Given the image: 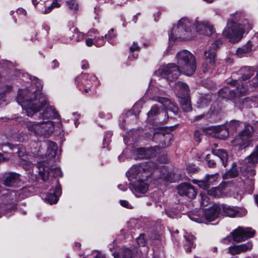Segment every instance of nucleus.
Here are the masks:
<instances>
[{
	"label": "nucleus",
	"instance_id": "f257e3e1",
	"mask_svg": "<svg viewBox=\"0 0 258 258\" xmlns=\"http://www.w3.org/2000/svg\"><path fill=\"white\" fill-rule=\"evenodd\" d=\"M30 79L35 82L36 88L31 87L30 89L20 90L17 102L21 105L28 116L32 117L41 108H44L40 118L43 119L56 118L58 114L55 109L48 106L46 97L41 92L42 86L38 79L33 77L32 80L30 77Z\"/></svg>",
	"mask_w": 258,
	"mask_h": 258
},
{
	"label": "nucleus",
	"instance_id": "f03ea898",
	"mask_svg": "<svg viewBox=\"0 0 258 258\" xmlns=\"http://www.w3.org/2000/svg\"><path fill=\"white\" fill-rule=\"evenodd\" d=\"M194 29L199 34L207 36L211 35L213 32V26L208 21H201L197 19L192 25L188 18L184 17L178 21L177 25L173 27L171 33L169 34V40L176 38L182 40L190 39L192 37L191 33Z\"/></svg>",
	"mask_w": 258,
	"mask_h": 258
},
{
	"label": "nucleus",
	"instance_id": "7ed1b4c3",
	"mask_svg": "<svg viewBox=\"0 0 258 258\" xmlns=\"http://www.w3.org/2000/svg\"><path fill=\"white\" fill-rule=\"evenodd\" d=\"M231 20H228L226 27L223 31L224 37L229 38L231 42L239 40L245 31L252 28L251 22L245 18L244 14L241 12H236L232 14Z\"/></svg>",
	"mask_w": 258,
	"mask_h": 258
},
{
	"label": "nucleus",
	"instance_id": "20e7f679",
	"mask_svg": "<svg viewBox=\"0 0 258 258\" xmlns=\"http://www.w3.org/2000/svg\"><path fill=\"white\" fill-rule=\"evenodd\" d=\"M175 59L176 65L182 73L186 76L194 74L197 64L195 57L191 52L186 50L180 51L177 53Z\"/></svg>",
	"mask_w": 258,
	"mask_h": 258
},
{
	"label": "nucleus",
	"instance_id": "39448f33",
	"mask_svg": "<svg viewBox=\"0 0 258 258\" xmlns=\"http://www.w3.org/2000/svg\"><path fill=\"white\" fill-rule=\"evenodd\" d=\"M24 124L30 134L37 137H48L54 130V123L50 120L40 122L25 121Z\"/></svg>",
	"mask_w": 258,
	"mask_h": 258
},
{
	"label": "nucleus",
	"instance_id": "423d86ee",
	"mask_svg": "<svg viewBox=\"0 0 258 258\" xmlns=\"http://www.w3.org/2000/svg\"><path fill=\"white\" fill-rule=\"evenodd\" d=\"M162 93L163 92L159 90L157 88L149 89L143 99H149L157 101L162 104L167 110L173 112L174 114H176L178 111V107L168 99L160 97V96Z\"/></svg>",
	"mask_w": 258,
	"mask_h": 258
},
{
	"label": "nucleus",
	"instance_id": "0eeeda50",
	"mask_svg": "<svg viewBox=\"0 0 258 258\" xmlns=\"http://www.w3.org/2000/svg\"><path fill=\"white\" fill-rule=\"evenodd\" d=\"M180 70L177 65L173 63H168L166 65L161 66L156 72L157 75L166 79L168 81H173L179 76Z\"/></svg>",
	"mask_w": 258,
	"mask_h": 258
},
{
	"label": "nucleus",
	"instance_id": "6e6552de",
	"mask_svg": "<svg viewBox=\"0 0 258 258\" xmlns=\"http://www.w3.org/2000/svg\"><path fill=\"white\" fill-rule=\"evenodd\" d=\"M151 164V163H145L134 165L128 171V174L133 178L138 176L140 178H147L152 173Z\"/></svg>",
	"mask_w": 258,
	"mask_h": 258
},
{
	"label": "nucleus",
	"instance_id": "1a4fd4ad",
	"mask_svg": "<svg viewBox=\"0 0 258 258\" xmlns=\"http://www.w3.org/2000/svg\"><path fill=\"white\" fill-rule=\"evenodd\" d=\"M253 131V127L249 124L244 125V130L232 141L233 146H238L243 149L248 144L249 138Z\"/></svg>",
	"mask_w": 258,
	"mask_h": 258
},
{
	"label": "nucleus",
	"instance_id": "9d476101",
	"mask_svg": "<svg viewBox=\"0 0 258 258\" xmlns=\"http://www.w3.org/2000/svg\"><path fill=\"white\" fill-rule=\"evenodd\" d=\"M96 80L97 78L94 75L83 74L77 78L76 81L79 90L88 93L92 85V82Z\"/></svg>",
	"mask_w": 258,
	"mask_h": 258
},
{
	"label": "nucleus",
	"instance_id": "9b49d317",
	"mask_svg": "<svg viewBox=\"0 0 258 258\" xmlns=\"http://www.w3.org/2000/svg\"><path fill=\"white\" fill-rule=\"evenodd\" d=\"M206 134L212 135L213 133L217 134V137L221 139H225L229 135V130L227 126H213L203 130Z\"/></svg>",
	"mask_w": 258,
	"mask_h": 258
},
{
	"label": "nucleus",
	"instance_id": "f8f14e48",
	"mask_svg": "<svg viewBox=\"0 0 258 258\" xmlns=\"http://www.w3.org/2000/svg\"><path fill=\"white\" fill-rule=\"evenodd\" d=\"M38 172L41 179L43 181L47 180L50 173L53 174V176H62L61 170L59 167H56L54 169H50L48 167L44 166L43 164L39 163L38 165Z\"/></svg>",
	"mask_w": 258,
	"mask_h": 258
},
{
	"label": "nucleus",
	"instance_id": "ddd939ff",
	"mask_svg": "<svg viewBox=\"0 0 258 258\" xmlns=\"http://www.w3.org/2000/svg\"><path fill=\"white\" fill-rule=\"evenodd\" d=\"M47 147V152L45 154H43L41 149H39L36 154L37 156H40L41 158H44V157H48L49 159L54 158L56 155V150L57 148V145L52 141H48L46 143H44L41 145V146Z\"/></svg>",
	"mask_w": 258,
	"mask_h": 258
},
{
	"label": "nucleus",
	"instance_id": "4468645a",
	"mask_svg": "<svg viewBox=\"0 0 258 258\" xmlns=\"http://www.w3.org/2000/svg\"><path fill=\"white\" fill-rule=\"evenodd\" d=\"M221 44L220 41H216L211 44L207 50L205 51V59L208 61L211 66H214L215 64L216 51Z\"/></svg>",
	"mask_w": 258,
	"mask_h": 258
},
{
	"label": "nucleus",
	"instance_id": "2eb2a0df",
	"mask_svg": "<svg viewBox=\"0 0 258 258\" xmlns=\"http://www.w3.org/2000/svg\"><path fill=\"white\" fill-rule=\"evenodd\" d=\"M178 193L181 196H187L189 199L196 197L197 191L194 187L187 183H182L177 186Z\"/></svg>",
	"mask_w": 258,
	"mask_h": 258
},
{
	"label": "nucleus",
	"instance_id": "dca6fc26",
	"mask_svg": "<svg viewBox=\"0 0 258 258\" xmlns=\"http://www.w3.org/2000/svg\"><path fill=\"white\" fill-rule=\"evenodd\" d=\"M145 178L134 181L131 185V189L137 197H140L138 194H144L148 189V184L144 181Z\"/></svg>",
	"mask_w": 258,
	"mask_h": 258
},
{
	"label": "nucleus",
	"instance_id": "f3484780",
	"mask_svg": "<svg viewBox=\"0 0 258 258\" xmlns=\"http://www.w3.org/2000/svg\"><path fill=\"white\" fill-rule=\"evenodd\" d=\"M221 207L218 205L215 204L213 206L203 211L205 218L209 221H213L217 219L220 212Z\"/></svg>",
	"mask_w": 258,
	"mask_h": 258
},
{
	"label": "nucleus",
	"instance_id": "a211bd4d",
	"mask_svg": "<svg viewBox=\"0 0 258 258\" xmlns=\"http://www.w3.org/2000/svg\"><path fill=\"white\" fill-rule=\"evenodd\" d=\"M148 120L150 121L156 117L158 118V122L159 123H165L166 120L161 119V116H164L168 118L166 111H162L160 113L159 108L156 106L154 105L152 107L150 110L147 113Z\"/></svg>",
	"mask_w": 258,
	"mask_h": 258
},
{
	"label": "nucleus",
	"instance_id": "6ab92c4d",
	"mask_svg": "<svg viewBox=\"0 0 258 258\" xmlns=\"http://www.w3.org/2000/svg\"><path fill=\"white\" fill-rule=\"evenodd\" d=\"M55 182L56 186L53 192L48 194L45 198V201L50 205L56 204L58 200V197L61 194V187L58 180H55Z\"/></svg>",
	"mask_w": 258,
	"mask_h": 258
},
{
	"label": "nucleus",
	"instance_id": "aec40b11",
	"mask_svg": "<svg viewBox=\"0 0 258 258\" xmlns=\"http://www.w3.org/2000/svg\"><path fill=\"white\" fill-rule=\"evenodd\" d=\"M156 152L155 149L152 148H141L136 150L137 158L140 159L153 157L156 155Z\"/></svg>",
	"mask_w": 258,
	"mask_h": 258
},
{
	"label": "nucleus",
	"instance_id": "412c9836",
	"mask_svg": "<svg viewBox=\"0 0 258 258\" xmlns=\"http://www.w3.org/2000/svg\"><path fill=\"white\" fill-rule=\"evenodd\" d=\"M20 175L14 172H10L3 181V184L7 186H15L20 182Z\"/></svg>",
	"mask_w": 258,
	"mask_h": 258
},
{
	"label": "nucleus",
	"instance_id": "4be33fe9",
	"mask_svg": "<svg viewBox=\"0 0 258 258\" xmlns=\"http://www.w3.org/2000/svg\"><path fill=\"white\" fill-rule=\"evenodd\" d=\"M175 90L178 93L180 98L187 97L189 94V88L188 85L181 82H178L175 85Z\"/></svg>",
	"mask_w": 258,
	"mask_h": 258
},
{
	"label": "nucleus",
	"instance_id": "5701e85b",
	"mask_svg": "<svg viewBox=\"0 0 258 258\" xmlns=\"http://www.w3.org/2000/svg\"><path fill=\"white\" fill-rule=\"evenodd\" d=\"M252 50L251 41H248L247 43L241 47L238 48L236 54L239 57L246 56L247 54L250 53Z\"/></svg>",
	"mask_w": 258,
	"mask_h": 258
},
{
	"label": "nucleus",
	"instance_id": "b1692460",
	"mask_svg": "<svg viewBox=\"0 0 258 258\" xmlns=\"http://www.w3.org/2000/svg\"><path fill=\"white\" fill-rule=\"evenodd\" d=\"M231 85L236 87V89L231 90L234 92L235 95H243L247 91L248 88L246 86H244L243 84H241V86L240 87L239 83L236 80H234L229 83Z\"/></svg>",
	"mask_w": 258,
	"mask_h": 258
},
{
	"label": "nucleus",
	"instance_id": "393cba45",
	"mask_svg": "<svg viewBox=\"0 0 258 258\" xmlns=\"http://www.w3.org/2000/svg\"><path fill=\"white\" fill-rule=\"evenodd\" d=\"M239 73L241 75L242 80L245 81L253 75L254 70L249 67H244L240 69Z\"/></svg>",
	"mask_w": 258,
	"mask_h": 258
},
{
	"label": "nucleus",
	"instance_id": "a878e982",
	"mask_svg": "<svg viewBox=\"0 0 258 258\" xmlns=\"http://www.w3.org/2000/svg\"><path fill=\"white\" fill-rule=\"evenodd\" d=\"M156 136H157L160 140L164 139V143L160 145L161 148L169 146L170 144V141L172 140V135L170 134L164 135L162 133H155L154 134V138H155Z\"/></svg>",
	"mask_w": 258,
	"mask_h": 258
},
{
	"label": "nucleus",
	"instance_id": "bb28decb",
	"mask_svg": "<svg viewBox=\"0 0 258 258\" xmlns=\"http://www.w3.org/2000/svg\"><path fill=\"white\" fill-rule=\"evenodd\" d=\"M213 154L214 156L219 158L222 162L223 166L224 167L226 166L228 157V154L225 150L223 149L214 150L213 151Z\"/></svg>",
	"mask_w": 258,
	"mask_h": 258
},
{
	"label": "nucleus",
	"instance_id": "cd10ccee",
	"mask_svg": "<svg viewBox=\"0 0 258 258\" xmlns=\"http://www.w3.org/2000/svg\"><path fill=\"white\" fill-rule=\"evenodd\" d=\"M221 209L224 215L230 217H236L239 213L236 208L228 205H222Z\"/></svg>",
	"mask_w": 258,
	"mask_h": 258
},
{
	"label": "nucleus",
	"instance_id": "c85d7f7f",
	"mask_svg": "<svg viewBox=\"0 0 258 258\" xmlns=\"http://www.w3.org/2000/svg\"><path fill=\"white\" fill-rule=\"evenodd\" d=\"M242 106L243 107H258V96L245 98L243 101Z\"/></svg>",
	"mask_w": 258,
	"mask_h": 258
},
{
	"label": "nucleus",
	"instance_id": "c756f323",
	"mask_svg": "<svg viewBox=\"0 0 258 258\" xmlns=\"http://www.w3.org/2000/svg\"><path fill=\"white\" fill-rule=\"evenodd\" d=\"M242 227H238L231 233L233 240L236 242H240L244 241L242 234Z\"/></svg>",
	"mask_w": 258,
	"mask_h": 258
},
{
	"label": "nucleus",
	"instance_id": "7c9ffc66",
	"mask_svg": "<svg viewBox=\"0 0 258 258\" xmlns=\"http://www.w3.org/2000/svg\"><path fill=\"white\" fill-rule=\"evenodd\" d=\"M180 103L184 111L188 112L191 110V103L187 97L181 98Z\"/></svg>",
	"mask_w": 258,
	"mask_h": 258
},
{
	"label": "nucleus",
	"instance_id": "2f4dec72",
	"mask_svg": "<svg viewBox=\"0 0 258 258\" xmlns=\"http://www.w3.org/2000/svg\"><path fill=\"white\" fill-rule=\"evenodd\" d=\"M242 234L244 236V241L248 238L253 237L255 234V231L250 227H242Z\"/></svg>",
	"mask_w": 258,
	"mask_h": 258
},
{
	"label": "nucleus",
	"instance_id": "473e14b6",
	"mask_svg": "<svg viewBox=\"0 0 258 258\" xmlns=\"http://www.w3.org/2000/svg\"><path fill=\"white\" fill-rule=\"evenodd\" d=\"M235 163L233 164L232 168L223 175L224 179H226L233 178L237 175L238 171L235 168Z\"/></svg>",
	"mask_w": 258,
	"mask_h": 258
},
{
	"label": "nucleus",
	"instance_id": "72a5a7b5",
	"mask_svg": "<svg viewBox=\"0 0 258 258\" xmlns=\"http://www.w3.org/2000/svg\"><path fill=\"white\" fill-rule=\"evenodd\" d=\"M113 255L115 258H132V252L130 249L125 248L122 250L120 254L114 253Z\"/></svg>",
	"mask_w": 258,
	"mask_h": 258
},
{
	"label": "nucleus",
	"instance_id": "f704fd0d",
	"mask_svg": "<svg viewBox=\"0 0 258 258\" xmlns=\"http://www.w3.org/2000/svg\"><path fill=\"white\" fill-rule=\"evenodd\" d=\"M248 162L254 164L258 162V145L255 147L254 151L248 156Z\"/></svg>",
	"mask_w": 258,
	"mask_h": 258
},
{
	"label": "nucleus",
	"instance_id": "c9c22d12",
	"mask_svg": "<svg viewBox=\"0 0 258 258\" xmlns=\"http://www.w3.org/2000/svg\"><path fill=\"white\" fill-rule=\"evenodd\" d=\"M226 125L230 132H236L238 130L240 125V123L236 120H233L227 123Z\"/></svg>",
	"mask_w": 258,
	"mask_h": 258
},
{
	"label": "nucleus",
	"instance_id": "e433bc0d",
	"mask_svg": "<svg viewBox=\"0 0 258 258\" xmlns=\"http://www.w3.org/2000/svg\"><path fill=\"white\" fill-rule=\"evenodd\" d=\"M184 237L190 246V247L187 248V251L189 252L191 251V248L195 246L194 240L195 239V237L194 235L187 233L184 234Z\"/></svg>",
	"mask_w": 258,
	"mask_h": 258
},
{
	"label": "nucleus",
	"instance_id": "4c0bfd02",
	"mask_svg": "<svg viewBox=\"0 0 258 258\" xmlns=\"http://www.w3.org/2000/svg\"><path fill=\"white\" fill-rule=\"evenodd\" d=\"M218 176L219 174L218 173H216L215 174L211 175L207 174L205 178L206 180L209 185H210V184H212L217 180Z\"/></svg>",
	"mask_w": 258,
	"mask_h": 258
},
{
	"label": "nucleus",
	"instance_id": "58836bf2",
	"mask_svg": "<svg viewBox=\"0 0 258 258\" xmlns=\"http://www.w3.org/2000/svg\"><path fill=\"white\" fill-rule=\"evenodd\" d=\"M67 5L69 8L74 11L78 10L79 6L76 0H69L66 2Z\"/></svg>",
	"mask_w": 258,
	"mask_h": 258
},
{
	"label": "nucleus",
	"instance_id": "ea45409f",
	"mask_svg": "<svg viewBox=\"0 0 258 258\" xmlns=\"http://www.w3.org/2000/svg\"><path fill=\"white\" fill-rule=\"evenodd\" d=\"M241 252H244L250 250L252 247V243L251 241H248L246 243L238 245Z\"/></svg>",
	"mask_w": 258,
	"mask_h": 258
},
{
	"label": "nucleus",
	"instance_id": "a19ab883",
	"mask_svg": "<svg viewBox=\"0 0 258 258\" xmlns=\"http://www.w3.org/2000/svg\"><path fill=\"white\" fill-rule=\"evenodd\" d=\"M211 101V97L210 95H206L204 97H201L199 102V106L201 107L206 106L208 103Z\"/></svg>",
	"mask_w": 258,
	"mask_h": 258
},
{
	"label": "nucleus",
	"instance_id": "79ce46f5",
	"mask_svg": "<svg viewBox=\"0 0 258 258\" xmlns=\"http://www.w3.org/2000/svg\"><path fill=\"white\" fill-rule=\"evenodd\" d=\"M73 38L75 41L79 42L84 39V35L82 33L79 32L77 29H75L74 30V34L73 36Z\"/></svg>",
	"mask_w": 258,
	"mask_h": 258
},
{
	"label": "nucleus",
	"instance_id": "37998d69",
	"mask_svg": "<svg viewBox=\"0 0 258 258\" xmlns=\"http://www.w3.org/2000/svg\"><path fill=\"white\" fill-rule=\"evenodd\" d=\"M193 182L196 184H197L199 187L204 189H207L209 186L205 178L204 179V180L200 181L197 180H193Z\"/></svg>",
	"mask_w": 258,
	"mask_h": 258
},
{
	"label": "nucleus",
	"instance_id": "c03bdc74",
	"mask_svg": "<svg viewBox=\"0 0 258 258\" xmlns=\"http://www.w3.org/2000/svg\"><path fill=\"white\" fill-rule=\"evenodd\" d=\"M104 36L101 37H95V45L97 47H101L105 44V41Z\"/></svg>",
	"mask_w": 258,
	"mask_h": 258
},
{
	"label": "nucleus",
	"instance_id": "a18cd8bd",
	"mask_svg": "<svg viewBox=\"0 0 258 258\" xmlns=\"http://www.w3.org/2000/svg\"><path fill=\"white\" fill-rule=\"evenodd\" d=\"M229 253L231 255L238 254L241 253L239 245H234L230 246L228 248Z\"/></svg>",
	"mask_w": 258,
	"mask_h": 258
},
{
	"label": "nucleus",
	"instance_id": "49530a36",
	"mask_svg": "<svg viewBox=\"0 0 258 258\" xmlns=\"http://www.w3.org/2000/svg\"><path fill=\"white\" fill-rule=\"evenodd\" d=\"M116 34L114 32V29H111L108 32L107 34H106L104 37L108 40L109 42H111V40L116 37Z\"/></svg>",
	"mask_w": 258,
	"mask_h": 258
},
{
	"label": "nucleus",
	"instance_id": "de8ad7c7",
	"mask_svg": "<svg viewBox=\"0 0 258 258\" xmlns=\"http://www.w3.org/2000/svg\"><path fill=\"white\" fill-rule=\"evenodd\" d=\"M137 242L138 244L141 246H144L146 244V240L144 234H141L137 238Z\"/></svg>",
	"mask_w": 258,
	"mask_h": 258
},
{
	"label": "nucleus",
	"instance_id": "09e8293b",
	"mask_svg": "<svg viewBox=\"0 0 258 258\" xmlns=\"http://www.w3.org/2000/svg\"><path fill=\"white\" fill-rule=\"evenodd\" d=\"M206 160L207 161L208 166L210 167H212L215 165V162L213 159H211L210 155H207L206 157Z\"/></svg>",
	"mask_w": 258,
	"mask_h": 258
},
{
	"label": "nucleus",
	"instance_id": "8fccbe9b",
	"mask_svg": "<svg viewBox=\"0 0 258 258\" xmlns=\"http://www.w3.org/2000/svg\"><path fill=\"white\" fill-rule=\"evenodd\" d=\"M219 189L217 187L212 188L211 189L208 190V193L209 195L216 197L218 195Z\"/></svg>",
	"mask_w": 258,
	"mask_h": 258
},
{
	"label": "nucleus",
	"instance_id": "3c124183",
	"mask_svg": "<svg viewBox=\"0 0 258 258\" xmlns=\"http://www.w3.org/2000/svg\"><path fill=\"white\" fill-rule=\"evenodd\" d=\"M139 50V46L137 44H135V43L133 44V45L132 46H131L130 47V52H133V51H138Z\"/></svg>",
	"mask_w": 258,
	"mask_h": 258
},
{
	"label": "nucleus",
	"instance_id": "603ef678",
	"mask_svg": "<svg viewBox=\"0 0 258 258\" xmlns=\"http://www.w3.org/2000/svg\"><path fill=\"white\" fill-rule=\"evenodd\" d=\"M230 92V90L228 88H226L220 90L219 91V94L220 95L222 96V97H227L226 95H222V94L223 93H228Z\"/></svg>",
	"mask_w": 258,
	"mask_h": 258
},
{
	"label": "nucleus",
	"instance_id": "864d4df0",
	"mask_svg": "<svg viewBox=\"0 0 258 258\" xmlns=\"http://www.w3.org/2000/svg\"><path fill=\"white\" fill-rule=\"evenodd\" d=\"M120 205L124 207L130 208L131 205L128 203L127 201L125 200H120Z\"/></svg>",
	"mask_w": 258,
	"mask_h": 258
},
{
	"label": "nucleus",
	"instance_id": "5fc2aeb1",
	"mask_svg": "<svg viewBox=\"0 0 258 258\" xmlns=\"http://www.w3.org/2000/svg\"><path fill=\"white\" fill-rule=\"evenodd\" d=\"M86 44L87 46L90 47L95 44V41L92 38H88L86 40Z\"/></svg>",
	"mask_w": 258,
	"mask_h": 258
},
{
	"label": "nucleus",
	"instance_id": "6e6d98bb",
	"mask_svg": "<svg viewBox=\"0 0 258 258\" xmlns=\"http://www.w3.org/2000/svg\"><path fill=\"white\" fill-rule=\"evenodd\" d=\"M88 34L89 36H92V34H98L99 32L97 29H92L88 31Z\"/></svg>",
	"mask_w": 258,
	"mask_h": 258
},
{
	"label": "nucleus",
	"instance_id": "4d7b16f0",
	"mask_svg": "<svg viewBox=\"0 0 258 258\" xmlns=\"http://www.w3.org/2000/svg\"><path fill=\"white\" fill-rule=\"evenodd\" d=\"M202 68L203 71L204 73L208 72L210 70V67L207 63H203Z\"/></svg>",
	"mask_w": 258,
	"mask_h": 258
},
{
	"label": "nucleus",
	"instance_id": "13d9d810",
	"mask_svg": "<svg viewBox=\"0 0 258 258\" xmlns=\"http://www.w3.org/2000/svg\"><path fill=\"white\" fill-rule=\"evenodd\" d=\"M17 13L19 15H23L24 16H26L27 14L26 11L23 8H19L17 11Z\"/></svg>",
	"mask_w": 258,
	"mask_h": 258
},
{
	"label": "nucleus",
	"instance_id": "bf43d9fd",
	"mask_svg": "<svg viewBox=\"0 0 258 258\" xmlns=\"http://www.w3.org/2000/svg\"><path fill=\"white\" fill-rule=\"evenodd\" d=\"M82 69H86L88 68L89 67V64L87 61L84 60L82 61Z\"/></svg>",
	"mask_w": 258,
	"mask_h": 258
},
{
	"label": "nucleus",
	"instance_id": "052dcab7",
	"mask_svg": "<svg viewBox=\"0 0 258 258\" xmlns=\"http://www.w3.org/2000/svg\"><path fill=\"white\" fill-rule=\"evenodd\" d=\"M138 55V53L137 52H135V51H133V52H130V54L128 56L129 58L131 59H133L137 57Z\"/></svg>",
	"mask_w": 258,
	"mask_h": 258
},
{
	"label": "nucleus",
	"instance_id": "680f3d73",
	"mask_svg": "<svg viewBox=\"0 0 258 258\" xmlns=\"http://www.w3.org/2000/svg\"><path fill=\"white\" fill-rule=\"evenodd\" d=\"M190 218L194 221H196L197 222H198V223H202L203 222L202 221V220L199 218H197V217H196L195 215H193V216H190Z\"/></svg>",
	"mask_w": 258,
	"mask_h": 258
},
{
	"label": "nucleus",
	"instance_id": "e2e57ef3",
	"mask_svg": "<svg viewBox=\"0 0 258 258\" xmlns=\"http://www.w3.org/2000/svg\"><path fill=\"white\" fill-rule=\"evenodd\" d=\"M200 137H201V133H200V132L198 131H195V137L197 140V141L199 142L201 140L200 138Z\"/></svg>",
	"mask_w": 258,
	"mask_h": 258
},
{
	"label": "nucleus",
	"instance_id": "0e129e2a",
	"mask_svg": "<svg viewBox=\"0 0 258 258\" xmlns=\"http://www.w3.org/2000/svg\"><path fill=\"white\" fill-rule=\"evenodd\" d=\"M53 9L52 5L48 6L47 8H46L45 10V11L43 12V14H48L51 12V11Z\"/></svg>",
	"mask_w": 258,
	"mask_h": 258
},
{
	"label": "nucleus",
	"instance_id": "69168bd1",
	"mask_svg": "<svg viewBox=\"0 0 258 258\" xmlns=\"http://www.w3.org/2000/svg\"><path fill=\"white\" fill-rule=\"evenodd\" d=\"M253 86H255L258 84V72L256 74V76L252 80Z\"/></svg>",
	"mask_w": 258,
	"mask_h": 258
},
{
	"label": "nucleus",
	"instance_id": "338daca9",
	"mask_svg": "<svg viewBox=\"0 0 258 258\" xmlns=\"http://www.w3.org/2000/svg\"><path fill=\"white\" fill-rule=\"evenodd\" d=\"M5 95L4 94H0V105H2L5 101Z\"/></svg>",
	"mask_w": 258,
	"mask_h": 258
},
{
	"label": "nucleus",
	"instance_id": "774afa93",
	"mask_svg": "<svg viewBox=\"0 0 258 258\" xmlns=\"http://www.w3.org/2000/svg\"><path fill=\"white\" fill-rule=\"evenodd\" d=\"M52 6V7L54 8H58L59 7L60 5L58 3V2L57 0H55L53 1V2L51 4Z\"/></svg>",
	"mask_w": 258,
	"mask_h": 258
}]
</instances>
